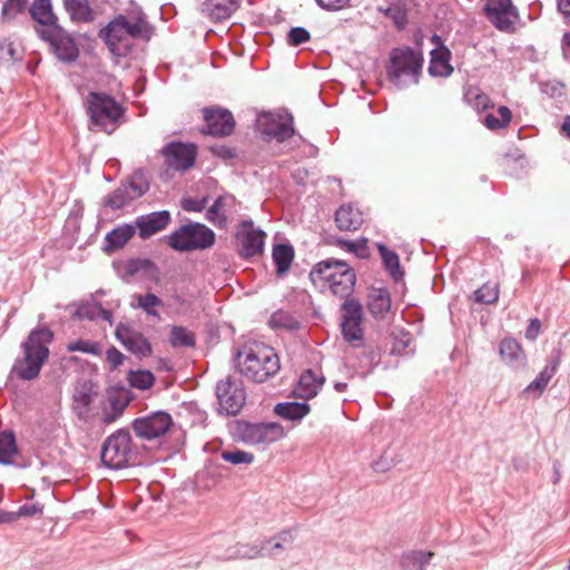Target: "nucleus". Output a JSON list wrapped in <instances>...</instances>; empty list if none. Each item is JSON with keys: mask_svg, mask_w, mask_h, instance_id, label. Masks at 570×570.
I'll list each match as a JSON object with an SVG mask.
<instances>
[{"mask_svg": "<svg viewBox=\"0 0 570 570\" xmlns=\"http://www.w3.org/2000/svg\"><path fill=\"white\" fill-rule=\"evenodd\" d=\"M169 342L174 347H194L196 344L194 333L184 326L171 327Z\"/></svg>", "mask_w": 570, "mask_h": 570, "instance_id": "obj_41", "label": "nucleus"}, {"mask_svg": "<svg viewBox=\"0 0 570 570\" xmlns=\"http://www.w3.org/2000/svg\"><path fill=\"white\" fill-rule=\"evenodd\" d=\"M335 223L341 230H356L363 223V214L352 205H343L335 213Z\"/></svg>", "mask_w": 570, "mask_h": 570, "instance_id": "obj_28", "label": "nucleus"}, {"mask_svg": "<svg viewBox=\"0 0 570 570\" xmlns=\"http://www.w3.org/2000/svg\"><path fill=\"white\" fill-rule=\"evenodd\" d=\"M166 165L174 170H186L194 166L197 148L194 144L171 141L163 147Z\"/></svg>", "mask_w": 570, "mask_h": 570, "instance_id": "obj_19", "label": "nucleus"}, {"mask_svg": "<svg viewBox=\"0 0 570 570\" xmlns=\"http://www.w3.org/2000/svg\"><path fill=\"white\" fill-rule=\"evenodd\" d=\"M139 450L132 443L131 434L126 429H119L109 435L101 449L102 463L115 470L138 463Z\"/></svg>", "mask_w": 570, "mask_h": 570, "instance_id": "obj_6", "label": "nucleus"}, {"mask_svg": "<svg viewBox=\"0 0 570 570\" xmlns=\"http://www.w3.org/2000/svg\"><path fill=\"white\" fill-rule=\"evenodd\" d=\"M63 8L72 21L89 22L94 19L88 0H63Z\"/></svg>", "mask_w": 570, "mask_h": 570, "instance_id": "obj_36", "label": "nucleus"}, {"mask_svg": "<svg viewBox=\"0 0 570 570\" xmlns=\"http://www.w3.org/2000/svg\"><path fill=\"white\" fill-rule=\"evenodd\" d=\"M309 279L322 288L327 286L333 295L345 301L352 298L356 273L345 261L327 258L312 267Z\"/></svg>", "mask_w": 570, "mask_h": 570, "instance_id": "obj_2", "label": "nucleus"}, {"mask_svg": "<svg viewBox=\"0 0 570 570\" xmlns=\"http://www.w3.org/2000/svg\"><path fill=\"white\" fill-rule=\"evenodd\" d=\"M220 458L224 461L229 462L234 465H239V464L248 465V464H252L255 460V456L253 453L240 450V449L224 450L220 453Z\"/></svg>", "mask_w": 570, "mask_h": 570, "instance_id": "obj_46", "label": "nucleus"}, {"mask_svg": "<svg viewBox=\"0 0 570 570\" xmlns=\"http://www.w3.org/2000/svg\"><path fill=\"white\" fill-rule=\"evenodd\" d=\"M235 438L247 444H269L283 436V428L278 423H249L236 421L232 428Z\"/></svg>", "mask_w": 570, "mask_h": 570, "instance_id": "obj_11", "label": "nucleus"}, {"mask_svg": "<svg viewBox=\"0 0 570 570\" xmlns=\"http://www.w3.org/2000/svg\"><path fill=\"white\" fill-rule=\"evenodd\" d=\"M20 11H16V6L12 2L8 1V0H7V2L2 7V16H3V18L12 19Z\"/></svg>", "mask_w": 570, "mask_h": 570, "instance_id": "obj_63", "label": "nucleus"}, {"mask_svg": "<svg viewBox=\"0 0 570 570\" xmlns=\"http://www.w3.org/2000/svg\"><path fill=\"white\" fill-rule=\"evenodd\" d=\"M99 36L115 56L125 57L132 48V41H130V37L125 31L120 17L114 19L107 27L101 29Z\"/></svg>", "mask_w": 570, "mask_h": 570, "instance_id": "obj_20", "label": "nucleus"}, {"mask_svg": "<svg viewBox=\"0 0 570 570\" xmlns=\"http://www.w3.org/2000/svg\"><path fill=\"white\" fill-rule=\"evenodd\" d=\"M173 417L166 411H154L131 422L135 435L145 441L156 440L165 435L173 426Z\"/></svg>", "mask_w": 570, "mask_h": 570, "instance_id": "obj_14", "label": "nucleus"}, {"mask_svg": "<svg viewBox=\"0 0 570 570\" xmlns=\"http://www.w3.org/2000/svg\"><path fill=\"white\" fill-rule=\"evenodd\" d=\"M29 12L31 18L40 24L39 28L58 26V18L53 13L51 0H33Z\"/></svg>", "mask_w": 570, "mask_h": 570, "instance_id": "obj_30", "label": "nucleus"}, {"mask_svg": "<svg viewBox=\"0 0 570 570\" xmlns=\"http://www.w3.org/2000/svg\"><path fill=\"white\" fill-rule=\"evenodd\" d=\"M17 514V519L21 517H32L36 514L42 513V507L38 503H26L19 508L17 512H13Z\"/></svg>", "mask_w": 570, "mask_h": 570, "instance_id": "obj_60", "label": "nucleus"}, {"mask_svg": "<svg viewBox=\"0 0 570 570\" xmlns=\"http://www.w3.org/2000/svg\"><path fill=\"white\" fill-rule=\"evenodd\" d=\"M18 453L16 435L11 430H4L0 433V463L9 465L12 458Z\"/></svg>", "mask_w": 570, "mask_h": 570, "instance_id": "obj_38", "label": "nucleus"}, {"mask_svg": "<svg viewBox=\"0 0 570 570\" xmlns=\"http://www.w3.org/2000/svg\"><path fill=\"white\" fill-rule=\"evenodd\" d=\"M499 298V291L495 286L483 285L474 292V299L481 304H491L497 302Z\"/></svg>", "mask_w": 570, "mask_h": 570, "instance_id": "obj_54", "label": "nucleus"}, {"mask_svg": "<svg viewBox=\"0 0 570 570\" xmlns=\"http://www.w3.org/2000/svg\"><path fill=\"white\" fill-rule=\"evenodd\" d=\"M317 6L325 10L338 11L351 6L352 0H315Z\"/></svg>", "mask_w": 570, "mask_h": 570, "instance_id": "obj_59", "label": "nucleus"}, {"mask_svg": "<svg viewBox=\"0 0 570 570\" xmlns=\"http://www.w3.org/2000/svg\"><path fill=\"white\" fill-rule=\"evenodd\" d=\"M423 61L422 52L412 47L392 49L386 67L390 81L399 89L419 83Z\"/></svg>", "mask_w": 570, "mask_h": 570, "instance_id": "obj_4", "label": "nucleus"}, {"mask_svg": "<svg viewBox=\"0 0 570 570\" xmlns=\"http://www.w3.org/2000/svg\"><path fill=\"white\" fill-rule=\"evenodd\" d=\"M229 197L219 196L215 199L213 205L208 208L206 218L209 223L217 227H224L227 224V217L222 212V209L226 206V202Z\"/></svg>", "mask_w": 570, "mask_h": 570, "instance_id": "obj_40", "label": "nucleus"}, {"mask_svg": "<svg viewBox=\"0 0 570 570\" xmlns=\"http://www.w3.org/2000/svg\"><path fill=\"white\" fill-rule=\"evenodd\" d=\"M366 306L375 320L385 318L391 308V294L386 287H371L367 294Z\"/></svg>", "mask_w": 570, "mask_h": 570, "instance_id": "obj_24", "label": "nucleus"}, {"mask_svg": "<svg viewBox=\"0 0 570 570\" xmlns=\"http://www.w3.org/2000/svg\"><path fill=\"white\" fill-rule=\"evenodd\" d=\"M337 244L341 248L350 253H354L358 258H366L370 255L366 238H361L357 240L340 239Z\"/></svg>", "mask_w": 570, "mask_h": 570, "instance_id": "obj_48", "label": "nucleus"}, {"mask_svg": "<svg viewBox=\"0 0 570 570\" xmlns=\"http://www.w3.org/2000/svg\"><path fill=\"white\" fill-rule=\"evenodd\" d=\"M208 203V197L191 198L187 197L181 200V208L186 212H203Z\"/></svg>", "mask_w": 570, "mask_h": 570, "instance_id": "obj_57", "label": "nucleus"}, {"mask_svg": "<svg viewBox=\"0 0 570 570\" xmlns=\"http://www.w3.org/2000/svg\"><path fill=\"white\" fill-rule=\"evenodd\" d=\"M256 130L267 141L283 142L295 132L293 116L284 110L263 111L256 117Z\"/></svg>", "mask_w": 570, "mask_h": 570, "instance_id": "obj_8", "label": "nucleus"}, {"mask_svg": "<svg viewBox=\"0 0 570 570\" xmlns=\"http://www.w3.org/2000/svg\"><path fill=\"white\" fill-rule=\"evenodd\" d=\"M101 304L98 302H86L79 305L75 315L80 320L95 321L99 318Z\"/></svg>", "mask_w": 570, "mask_h": 570, "instance_id": "obj_52", "label": "nucleus"}, {"mask_svg": "<svg viewBox=\"0 0 570 570\" xmlns=\"http://www.w3.org/2000/svg\"><path fill=\"white\" fill-rule=\"evenodd\" d=\"M135 235V226L125 224L111 229L105 237L102 249L106 253H114Z\"/></svg>", "mask_w": 570, "mask_h": 570, "instance_id": "obj_29", "label": "nucleus"}, {"mask_svg": "<svg viewBox=\"0 0 570 570\" xmlns=\"http://www.w3.org/2000/svg\"><path fill=\"white\" fill-rule=\"evenodd\" d=\"M216 240L213 229L202 223H188L168 236V245L177 252L205 250Z\"/></svg>", "mask_w": 570, "mask_h": 570, "instance_id": "obj_7", "label": "nucleus"}, {"mask_svg": "<svg viewBox=\"0 0 570 570\" xmlns=\"http://www.w3.org/2000/svg\"><path fill=\"white\" fill-rule=\"evenodd\" d=\"M465 100L476 110H483L488 107L489 98L478 88L469 89L464 95Z\"/></svg>", "mask_w": 570, "mask_h": 570, "instance_id": "obj_55", "label": "nucleus"}, {"mask_svg": "<svg viewBox=\"0 0 570 570\" xmlns=\"http://www.w3.org/2000/svg\"><path fill=\"white\" fill-rule=\"evenodd\" d=\"M52 340L53 333L49 328L32 330L21 343L22 356L14 361L10 374L22 381L36 380L49 357V344Z\"/></svg>", "mask_w": 570, "mask_h": 570, "instance_id": "obj_1", "label": "nucleus"}, {"mask_svg": "<svg viewBox=\"0 0 570 570\" xmlns=\"http://www.w3.org/2000/svg\"><path fill=\"white\" fill-rule=\"evenodd\" d=\"M269 323L275 328L287 331H296L301 326L299 321L295 316L282 309L272 314Z\"/></svg>", "mask_w": 570, "mask_h": 570, "instance_id": "obj_42", "label": "nucleus"}, {"mask_svg": "<svg viewBox=\"0 0 570 570\" xmlns=\"http://www.w3.org/2000/svg\"><path fill=\"white\" fill-rule=\"evenodd\" d=\"M234 363L243 376L255 383L267 381L281 370L278 355L273 347L267 345L238 351Z\"/></svg>", "mask_w": 570, "mask_h": 570, "instance_id": "obj_3", "label": "nucleus"}, {"mask_svg": "<svg viewBox=\"0 0 570 570\" xmlns=\"http://www.w3.org/2000/svg\"><path fill=\"white\" fill-rule=\"evenodd\" d=\"M498 114H499L500 118L494 116L493 114L485 115L483 124L489 129L494 130V129L503 128L511 121L512 115H511V110L508 107L500 106L498 109Z\"/></svg>", "mask_w": 570, "mask_h": 570, "instance_id": "obj_45", "label": "nucleus"}, {"mask_svg": "<svg viewBox=\"0 0 570 570\" xmlns=\"http://www.w3.org/2000/svg\"><path fill=\"white\" fill-rule=\"evenodd\" d=\"M148 189L149 183L145 173L138 169L126 180H122L112 193L108 194L104 198L102 205L112 210L120 209L141 197Z\"/></svg>", "mask_w": 570, "mask_h": 570, "instance_id": "obj_9", "label": "nucleus"}, {"mask_svg": "<svg viewBox=\"0 0 570 570\" xmlns=\"http://www.w3.org/2000/svg\"><path fill=\"white\" fill-rule=\"evenodd\" d=\"M451 58V51L444 47L440 46L434 48L431 51V59L429 63L428 71L432 77H449L453 72V67L450 65L449 60Z\"/></svg>", "mask_w": 570, "mask_h": 570, "instance_id": "obj_27", "label": "nucleus"}, {"mask_svg": "<svg viewBox=\"0 0 570 570\" xmlns=\"http://www.w3.org/2000/svg\"><path fill=\"white\" fill-rule=\"evenodd\" d=\"M341 309V332L343 338L354 347H360L363 343L364 331L362 322L364 318L363 306L356 298L345 299Z\"/></svg>", "mask_w": 570, "mask_h": 570, "instance_id": "obj_12", "label": "nucleus"}, {"mask_svg": "<svg viewBox=\"0 0 570 570\" xmlns=\"http://www.w3.org/2000/svg\"><path fill=\"white\" fill-rule=\"evenodd\" d=\"M433 556L430 551H410L402 556L401 566L405 570H425Z\"/></svg>", "mask_w": 570, "mask_h": 570, "instance_id": "obj_37", "label": "nucleus"}, {"mask_svg": "<svg viewBox=\"0 0 570 570\" xmlns=\"http://www.w3.org/2000/svg\"><path fill=\"white\" fill-rule=\"evenodd\" d=\"M21 58L13 42L2 39L0 40V65H9Z\"/></svg>", "mask_w": 570, "mask_h": 570, "instance_id": "obj_50", "label": "nucleus"}, {"mask_svg": "<svg viewBox=\"0 0 570 570\" xmlns=\"http://www.w3.org/2000/svg\"><path fill=\"white\" fill-rule=\"evenodd\" d=\"M242 0H206L200 4V12L212 21L228 19L240 6Z\"/></svg>", "mask_w": 570, "mask_h": 570, "instance_id": "obj_23", "label": "nucleus"}, {"mask_svg": "<svg viewBox=\"0 0 570 570\" xmlns=\"http://www.w3.org/2000/svg\"><path fill=\"white\" fill-rule=\"evenodd\" d=\"M128 382L131 387L148 390L155 383V375L148 370H130L128 373Z\"/></svg>", "mask_w": 570, "mask_h": 570, "instance_id": "obj_43", "label": "nucleus"}, {"mask_svg": "<svg viewBox=\"0 0 570 570\" xmlns=\"http://www.w3.org/2000/svg\"><path fill=\"white\" fill-rule=\"evenodd\" d=\"M107 401L108 406L102 409L101 421L105 424H111L121 417L132 401V393L125 387L114 389L108 392Z\"/></svg>", "mask_w": 570, "mask_h": 570, "instance_id": "obj_21", "label": "nucleus"}, {"mask_svg": "<svg viewBox=\"0 0 570 570\" xmlns=\"http://www.w3.org/2000/svg\"><path fill=\"white\" fill-rule=\"evenodd\" d=\"M483 10L489 21L500 31L513 30L514 20L519 17L512 0H488Z\"/></svg>", "mask_w": 570, "mask_h": 570, "instance_id": "obj_18", "label": "nucleus"}, {"mask_svg": "<svg viewBox=\"0 0 570 570\" xmlns=\"http://www.w3.org/2000/svg\"><path fill=\"white\" fill-rule=\"evenodd\" d=\"M540 330H541L540 321L538 318L530 320V323L524 333L525 338H528L529 341L537 340V337L540 333Z\"/></svg>", "mask_w": 570, "mask_h": 570, "instance_id": "obj_61", "label": "nucleus"}, {"mask_svg": "<svg viewBox=\"0 0 570 570\" xmlns=\"http://www.w3.org/2000/svg\"><path fill=\"white\" fill-rule=\"evenodd\" d=\"M311 39V33L303 27H294L287 33V42L293 47L301 46Z\"/></svg>", "mask_w": 570, "mask_h": 570, "instance_id": "obj_56", "label": "nucleus"}, {"mask_svg": "<svg viewBox=\"0 0 570 570\" xmlns=\"http://www.w3.org/2000/svg\"><path fill=\"white\" fill-rule=\"evenodd\" d=\"M325 382V377L317 375L313 370H305L298 380L294 393L297 397L308 400L317 395L320 389Z\"/></svg>", "mask_w": 570, "mask_h": 570, "instance_id": "obj_25", "label": "nucleus"}, {"mask_svg": "<svg viewBox=\"0 0 570 570\" xmlns=\"http://www.w3.org/2000/svg\"><path fill=\"white\" fill-rule=\"evenodd\" d=\"M115 337L127 351L139 358H145L153 354V347L148 338L130 324L119 323L115 331Z\"/></svg>", "mask_w": 570, "mask_h": 570, "instance_id": "obj_17", "label": "nucleus"}, {"mask_svg": "<svg viewBox=\"0 0 570 570\" xmlns=\"http://www.w3.org/2000/svg\"><path fill=\"white\" fill-rule=\"evenodd\" d=\"M500 355L505 363L513 367H522L525 365V354L519 342L512 337H507L501 341Z\"/></svg>", "mask_w": 570, "mask_h": 570, "instance_id": "obj_31", "label": "nucleus"}, {"mask_svg": "<svg viewBox=\"0 0 570 570\" xmlns=\"http://www.w3.org/2000/svg\"><path fill=\"white\" fill-rule=\"evenodd\" d=\"M137 307L141 308L147 315L158 316V313L154 309V307L161 306L163 301L153 293H147L144 295H137Z\"/></svg>", "mask_w": 570, "mask_h": 570, "instance_id": "obj_49", "label": "nucleus"}, {"mask_svg": "<svg viewBox=\"0 0 570 570\" xmlns=\"http://www.w3.org/2000/svg\"><path fill=\"white\" fill-rule=\"evenodd\" d=\"M377 250L381 255L384 268L395 279L399 281L403 277V272L400 266L399 255L389 249L384 244H377Z\"/></svg>", "mask_w": 570, "mask_h": 570, "instance_id": "obj_39", "label": "nucleus"}, {"mask_svg": "<svg viewBox=\"0 0 570 570\" xmlns=\"http://www.w3.org/2000/svg\"><path fill=\"white\" fill-rule=\"evenodd\" d=\"M126 356L122 354L118 348L115 346H110L106 351V360L109 364V370L115 371L117 370L125 361Z\"/></svg>", "mask_w": 570, "mask_h": 570, "instance_id": "obj_58", "label": "nucleus"}, {"mask_svg": "<svg viewBox=\"0 0 570 570\" xmlns=\"http://www.w3.org/2000/svg\"><path fill=\"white\" fill-rule=\"evenodd\" d=\"M309 405L306 402H282L275 405L274 412L279 417L298 422L309 413Z\"/></svg>", "mask_w": 570, "mask_h": 570, "instance_id": "obj_33", "label": "nucleus"}, {"mask_svg": "<svg viewBox=\"0 0 570 570\" xmlns=\"http://www.w3.org/2000/svg\"><path fill=\"white\" fill-rule=\"evenodd\" d=\"M561 362V351L554 348L550 356L549 364L539 373V375L525 387V393H537L541 395L547 387L549 381L557 372V368Z\"/></svg>", "mask_w": 570, "mask_h": 570, "instance_id": "obj_26", "label": "nucleus"}, {"mask_svg": "<svg viewBox=\"0 0 570 570\" xmlns=\"http://www.w3.org/2000/svg\"><path fill=\"white\" fill-rule=\"evenodd\" d=\"M89 127L112 134L119 126L125 109L111 96L104 92H89L86 99Z\"/></svg>", "mask_w": 570, "mask_h": 570, "instance_id": "obj_5", "label": "nucleus"}, {"mask_svg": "<svg viewBox=\"0 0 570 570\" xmlns=\"http://www.w3.org/2000/svg\"><path fill=\"white\" fill-rule=\"evenodd\" d=\"M37 35L49 43L52 53L59 61L70 63L78 59L79 49L73 37L62 27L36 28Z\"/></svg>", "mask_w": 570, "mask_h": 570, "instance_id": "obj_10", "label": "nucleus"}, {"mask_svg": "<svg viewBox=\"0 0 570 570\" xmlns=\"http://www.w3.org/2000/svg\"><path fill=\"white\" fill-rule=\"evenodd\" d=\"M128 276L141 273L147 279L159 282L160 271L150 258H131L125 265Z\"/></svg>", "mask_w": 570, "mask_h": 570, "instance_id": "obj_32", "label": "nucleus"}, {"mask_svg": "<svg viewBox=\"0 0 570 570\" xmlns=\"http://www.w3.org/2000/svg\"><path fill=\"white\" fill-rule=\"evenodd\" d=\"M68 352H81L91 355L100 354L99 343L88 340H77L67 345Z\"/></svg>", "mask_w": 570, "mask_h": 570, "instance_id": "obj_51", "label": "nucleus"}, {"mask_svg": "<svg viewBox=\"0 0 570 570\" xmlns=\"http://www.w3.org/2000/svg\"><path fill=\"white\" fill-rule=\"evenodd\" d=\"M171 216L168 210L153 212L138 216L135 220V229L141 239H147L153 235L164 230L170 223Z\"/></svg>", "mask_w": 570, "mask_h": 570, "instance_id": "obj_22", "label": "nucleus"}, {"mask_svg": "<svg viewBox=\"0 0 570 570\" xmlns=\"http://www.w3.org/2000/svg\"><path fill=\"white\" fill-rule=\"evenodd\" d=\"M558 9L570 23V0H558Z\"/></svg>", "mask_w": 570, "mask_h": 570, "instance_id": "obj_64", "label": "nucleus"}, {"mask_svg": "<svg viewBox=\"0 0 570 570\" xmlns=\"http://www.w3.org/2000/svg\"><path fill=\"white\" fill-rule=\"evenodd\" d=\"M271 540L262 541L259 544H239L236 547L232 558L238 559H255L258 557L265 556L264 550L265 546L269 543Z\"/></svg>", "mask_w": 570, "mask_h": 570, "instance_id": "obj_44", "label": "nucleus"}, {"mask_svg": "<svg viewBox=\"0 0 570 570\" xmlns=\"http://www.w3.org/2000/svg\"><path fill=\"white\" fill-rule=\"evenodd\" d=\"M384 13L390 18L397 29H403L407 23V10L403 3H391Z\"/></svg>", "mask_w": 570, "mask_h": 570, "instance_id": "obj_47", "label": "nucleus"}, {"mask_svg": "<svg viewBox=\"0 0 570 570\" xmlns=\"http://www.w3.org/2000/svg\"><path fill=\"white\" fill-rule=\"evenodd\" d=\"M216 397L220 414L236 415L245 405L246 392L242 381L227 377L217 383Z\"/></svg>", "mask_w": 570, "mask_h": 570, "instance_id": "obj_13", "label": "nucleus"}, {"mask_svg": "<svg viewBox=\"0 0 570 570\" xmlns=\"http://www.w3.org/2000/svg\"><path fill=\"white\" fill-rule=\"evenodd\" d=\"M120 19L124 22L125 31L127 32L128 37H130V41L134 39H148L150 35V28L148 22L145 19V13L141 11V9H138L134 21H129L127 17L119 16Z\"/></svg>", "mask_w": 570, "mask_h": 570, "instance_id": "obj_34", "label": "nucleus"}, {"mask_svg": "<svg viewBox=\"0 0 570 570\" xmlns=\"http://www.w3.org/2000/svg\"><path fill=\"white\" fill-rule=\"evenodd\" d=\"M266 233L256 228L252 219L243 220L236 233L237 253L243 258H252L263 253Z\"/></svg>", "mask_w": 570, "mask_h": 570, "instance_id": "obj_15", "label": "nucleus"}, {"mask_svg": "<svg viewBox=\"0 0 570 570\" xmlns=\"http://www.w3.org/2000/svg\"><path fill=\"white\" fill-rule=\"evenodd\" d=\"M75 402L78 404V406L82 407V411L80 412L81 414L82 412H88V409L92 402V396L90 392L81 391L75 396Z\"/></svg>", "mask_w": 570, "mask_h": 570, "instance_id": "obj_62", "label": "nucleus"}, {"mask_svg": "<svg viewBox=\"0 0 570 570\" xmlns=\"http://www.w3.org/2000/svg\"><path fill=\"white\" fill-rule=\"evenodd\" d=\"M205 126L203 134L226 137L235 129V119L233 114L225 108L213 106L203 109Z\"/></svg>", "mask_w": 570, "mask_h": 570, "instance_id": "obj_16", "label": "nucleus"}, {"mask_svg": "<svg viewBox=\"0 0 570 570\" xmlns=\"http://www.w3.org/2000/svg\"><path fill=\"white\" fill-rule=\"evenodd\" d=\"M272 256L276 266V274L282 276L292 265L294 259V248L289 244H277L273 247Z\"/></svg>", "mask_w": 570, "mask_h": 570, "instance_id": "obj_35", "label": "nucleus"}, {"mask_svg": "<svg viewBox=\"0 0 570 570\" xmlns=\"http://www.w3.org/2000/svg\"><path fill=\"white\" fill-rule=\"evenodd\" d=\"M361 351V366L362 367H368L372 368L374 365H376L380 361L381 352L380 350L374 345H362Z\"/></svg>", "mask_w": 570, "mask_h": 570, "instance_id": "obj_53", "label": "nucleus"}]
</instances>
